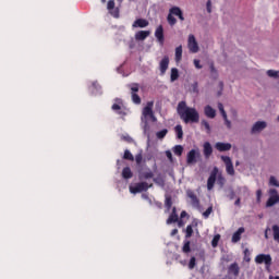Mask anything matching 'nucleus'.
I'll return each instance as SVG.
<instances>
[{"instance_id": "nucleus-56", "label": "nucleus", "mask_w": 279, "mask_h": 279, "mask_svg": "<svg viewBox=\"0 0 279 279\" xmlns=\"http://www.w3.org/2000/svg\"><path fill=\"white\" fill-rule=\"evenodd\" d=\"M186 215H189V214H186V211L183 210V211H181L180 218L184 219V217H186Z\"/></svg>"}, {"instance_id": "nucleus-8", "label": "nucleus", "mask_w": 279, "mask_h": 279, "mask_svg": "<svg viewBox=\"0 0 279 279\" xmlns=\"http://www.w3.org/2000/svg\"><path fill=\"white\" fill-rule=\"evenodd\" d=\"M269 195H270V197L268 198L266 206L268 208H271V206H276V204H278V202H279L278 191L276 189H271L269 191Z\"/></svg>"}, {"instance_id": "nucleus-7", "label": "nucleus", "mask_w": 279, "mask_h": 279, "mask_svg": "<svg viewBox=\"0 0 279 279\" xmlns=\"http://www.w3.org/2000/svg\"><path fill=\"white\" fill-rule=\"evenodd\" d=\"M255 263L257 265H266V267H271V255L269 254H259L255 257Z\"/></svg>"}, {"instance_id": "nucleus-37", "label": "nucleus", "mask_w": 279, "mask_h": 279, "mask_svg": "<svg viewBox=\"0 0 279 279\" xmlns=\"http://www.w3.org/2000/svg\"><path fill=\"white\" fill-rule=\"evenodd\" d=\"M193 236V226H187L185 229V239H191Z\"/></svg>"}, {"instance_id": "nucleus-10", "label": "nucleus", "mask_w": 279, "mask_h": 279, "mask_svg": "<svg viewBox=\"0 0 279 279\" xmlns=\"http://www.w3.org/2000/svg\"><path fill=\"white\" fill-rule=\"evenodd\" d=\"M187 47L191 53H197L199 51V46L197 45V40L195 39V35H190L187 39Z\"/></svg>"}, {"instance_id": "nucleus-11", "label": "nucleus", "mask_w": 279, "mask_h": 279, "mask_svg": "<svg viewBox=\"0 0 279 279\" xmlns=\"http://www.w3.org/2000/svg\"><path fill=\"white\" fill-rule=\"evenodd\" d=\"M138 84H133L131 86V97H132V101L133 104H136V106H140L141 104V96H138Z\"/></svg>"}, {"instance_id": "nucleus-6", "label": "nucleus", "mask_w": 279, "mask_h": 279, "mask_svg": "<svg viewBox=\"0 0 279 279\" xmlns=\"http://www.w3.org/2000/svg\"><path fill=\"white\" fill-rule=\"evenodd\" d=\"M219 174V168L214 167L211 170L209 178L207 180V190L213 191L215 189V182H217V175Z\"/></svg>"}, {"instance_id": "nucleus-48", "label": "nucleus", "mask_w": 279, "mask_h": 279, "mask_svg": "<svg viewBox=\"0 0 279 279\" xmlns=\"http://www.w3.org/2000/svg\"><path fill=\"white\" fill-rule=\"evenodd\" d=\"M135 162L136 165H141V162H143V154L140 153L135 156Z\"/></svg>"}, {"instance_id": "nucleus-33", "label": "nucleus", "mask_w": 279, "mask_h": 279, "mask_svg": "<svg viewBox=\"0 0 279 279\" xmlns=\"http://www.w3.org/2000/svg\"><path fill=\"white\" fill-rule=\"evenodd\" d=\"M272 234H274V239L277 241V243H279V227H278V225L272 226Z\"/></svg>"}, {"instance_id": "nucleus-36", "label": "nucleus", "mask_w": 279, "mask_h": 279, "mask_svg": "<svg viewBox=\"0 0 279 279\" xmlns=\"http://www.w3.org/2000/svg\"><path fill=\"white\" fill-rule=\"evenodd\" d=\"M174 130L177 133V138H182L184 136V131H182V125H177Z\"/></svg>"}, {"instance_id": "nucleus-18", "label": "nucleus", "mask_w": 279, "mask_h": 279, "mask_svg": "<svg viewBox=\"0 0 279 279\" xmlns=\"http://www.w3.org/2000/svg\"><path fill=\"white\" fill-rule=\"evenodd\" d=\"M240 271H241V268L239 267L238 263H233L228 267L229 276H234L236 278V276H239Z\"/></svg>"}, {"instance_id": "nucleus-2", "label": "nucleus", "mask_w": 279, "mask_h": 279, "mask_svg": "<svg viewBox=\"0 0 279 279\" xmlns=\"http://www.w3.org/2000/svg\"><path fill=\"white\" fill-rule=\"evenodd\" d=\"M178 16L180 21H184V13L180 7H172L169 9V14L167 16L168 24L173 27L178 23V20L174 17Z\"/></svg>"}, {"instance_id": "nucleus-12", "label": "nucleus", "mask_w": 279, "mask_h": 279, "mask_svg": "<svg viewBox=\"0 0 279 279\" xmlns=\"http://www.w3.org/2000/svg\"><path fill=\"white\" fill-rule=\"evenodd\" d=\"M197 158H199V151L192 149L187 153L186 163L195 165V162H197Z\"/></svg>"}, {"instance_id": "nucleus-58", "label": "nucleus", "mask_w": 279, "mask_h": 279, "mask_svg": "<svg viewBox=\"0 0 279 279\" xmlns=\"http://www.w3.org/2000/svg\"><path fill=\"white\" fill-rule=\"evenodd\" d=\"M235 206H241V198H236V201L234 202Z\"/></svg>"}, {"instance_id": "nucleus-35", "label": "nucleus", "mask_w": 279, "mask_h": 279, "mask_svg": "<svg viewBox=\"0 0 279 279\" xmlns=\"http://www.w3.org/2000/svg\"><path fill=\"white\" fill-rule=\"evenodd\" d=\"M167 134H169V130L162 129L161 131H158L156 133V136H157V138L162 140V138H165V136H167Z\"/></svg>"}, {"instance_id": "nucleus-47", "label": "nucleus", "mask_w": 279, "mask_h": 279, "mask_svg": "<svg viewBox=\"0 0 279 279\" xmlns=\"http://www.w3.org/2000/svg\"><path fill=\"white\" fill-rule=\"evenodd\" d=\"M218 184L220 186H223V184H226V178L221 174L218 175Z\"/></svg>"}, {"instance_id": "nucleus-24", "label": "nucleus", "mask_w": 279, "mask_h": 279, "mask_svg": "<svg viewBox=\"0 0 279 279\" xmlns=\"http://www.w3.org/2000/svg\"><path fill=\"white\" fill-rule=\"evenodd\" d=\"M151 34L149 31H140L135 33V40H145Z\"/></svg>"}, {"instance_id": "nucleus-5", "label": "nucleus", "mask_w": 279, "mask_h": 279, "mask_svg": "<svg viewBox=\"0 0 279 279\" xmlns=\"http://www.w3.org/2000/svg\"><path fill=\"white\" fill-rule=\"evenodd\" d=\"M154 101H148L146 107H144L142 114L145 119L149 118L153 122H156V116H154Z\"/></svg>"}, {"instance_id": "nucleus-64", "label": "nucleus", "mask_w": 279, "mask_h": 279, "mask_svg": "<svg viewBox=\"0 0 279 279\" xmlns=\"http://www.w3.org/2000/svg\"><path fill=\"white\" fill-rule=\"evenodd\" d=\"M102 3H106V0H101Z\"/></svg>"}, {"instance_id": "nucleus-57", "label": "nucleus", "mask_w": 279, "mask_h": 279, "mask_svg": "<svg viewBox=\"0 0 279 279\" xmlns=\"http://www.w3.org/2000/svg\"><path fill=\"white\" fill-rule=\"evenodd\" d=\"M219 86H220V90H223V82H220ZM220 95H221V92L218 93V96H220Z\"/></svg>"}, {"instance_id": "nucleus-44", "label": "nucleus", "mask_w": 279, "mask_h": 279, "mask_svg": "<svg viewBox=\"0 0 279 279\" xmlns=\"http://www.w3.org/2000/svg\"><path fill=\"white\" fill-rule=\"evenodd\" d=\"M268 77H278V71L268 70L267 72Z\"/></svg>"}, {"instance_id": "nucleus-23", "label": "nucleus", "mask_w": 279, "mask_h": 279, "mask_svg": "<svg viewBox=\"0 0 279 279\" xmlns=\"http://www.w3.org/2000/svg\"><path fill=\"white\" fill-rule=\"evenodd\" d=\"M149 26V21L145 20V19H137L134 21L132 27H141V28H144V27H147Z\"/></svg>"}, {"instance_id": "nucleus-1", "label": "nucleus", "mask_w": 279, "mask_h": 279, "mask_svg": "<svg viewBox=\"0 0 279 279\" xmlns=\"http://www.w3.org/2000/svg\"><path fill=\"white\" fill-rule=\"evenodd\" d=\"M177 112L184 123H199V112L197 109L186 106V101H180Z\"/></svg>"}, {"instance_id": "nucleus-63", "label": "nucleus", "mask_w": 279, "mask_h": 279, "mask_svg": "<svg viewBox=\"0 0 279 279\" xmlns=\"http://www.w3.org/2000/svg\"><path fill=\"white\" fill-rule=\"evenodd\" d=\"M265 238L268 239V236H267V230L265 231Z\"/></svg>"}, {"instance_id": "nucleus-53", "label": "nucleus", "mask_w": 279, "mask_h": 279, "mask_svg": "<svg viewBox=\"0 0 279 279\" xmlns=\"http://www.w3.org/2000/svg\"><path fill=\"white\" fill-rule=\"evenodd\" d=\"M211 5H213V2L210 0H208L207 1V12H208V14H210V12H213Z\"/></svg>"}, {"instance_id": "nucleus-41", "label": "nucleus", "mask_w": 279, "mask_h": 279, "mask_svg": "<svg viewBox=\"0 0 279 279\" xmlns=\"http://www.w3.org/2000/svg\"><path fill=\"white\" fill-rule=\"evenodd\" d=\"M269 184L270 186H279L278 179H276V177H270Z\"/></svg>"}, {"instance_id": "nucleus-38", "label": "nucleus", "mask_w": 279, "mask_h": 279, "mask_svg": "<svg viewBox=\"0 0 279 279\" xmlns=\"http://www.w3.org/2000/svg\"><path fill=\"white\" fill-rule=\"evenodd\" d=\"M218 110L222 116V119H226V117L228 116V113H226V109H223V104L219 102L218 104Z\"/></svg>"}, {"instance_id": "nucleus-30", "label": "nucleus", "mask_w": 279, "mask_h": 279, "mask_svg": "<svg viewBox=\"0 0 279 279\" xmlns=\"http://www.w3.org/2000/svg\"><path fill=\"white\" fill-rule=\"evenodd\" d=\"M151 178H154L151 170L140 173V180H150Z\"/></svg>"}, {"instance_id": "nucleus-55", "label": "nucleus", "mask_w": 279, "mask_h": 279, "mask_svg": "<svg viewBox=\"0 0 279 279\" xmlns=\"http://www.w3.org/2000/svg\"><path fill=\"white\" fill-rule=\"evenodd\" d=\"M192 87H193L194 93H197V88H198L197 82H195V83L192 85Z\"/></svg>"}, {"instance_id": "nucleus-29", "label": "nucleus", "mask_w": 279, "mask_h": 279, "mask_svg": "<svg viewBox=\"0 0 279 279\" xmlns=\"http://www.w3.org/2000/svg\"><path fill=\"white\" fill-rule=\"evenodd\" d=\"M190 252H191V241L184 240L183 241L182 253L183 254H190Z\"/></svg>"}, {"instance_id": "nucleus-46", "label": "nucleus", "mask_w": 279, "mask_h": 279, "mask_svg": "<svg viewBox=\"0 0 279 279\" xmlns=\"http://www.w3.org/2000/svg\"><path fill=\"white\" fill-rule=\"evenodd\" d=\"M195 265H196L195 257H191L190 263H189V269H195Z\"/></svg>"}, {"instance_id": "nucleus-19", "label": "nucleus", "mask_w": 279, "mask_h": 279, "mask_svg": "<svg viewBox=\"0 0 279 279\" xmlns=\"http://www.w3.org/2000/svg\"><path fill=\"white\" fill-rule=\"evenodd\" d=\"M203 154H204L205 158H210V156H213V145H210L209 142L204 143Z\"/></svg>"}, {"instance_id": "nucleus-3", "label": "nucleus", "mask_w": 279, "mask_h": 279, "mask_svg": "<svg viewBox=\"0 0 279 279\" xmlns=\"http://www.w3.org/2000/svg\"><path fill=\"white\" fill-rule=\"evenodd\" d=\"M111 110L119 114L123 119V117H128V112L125 111V106H123V100L120 98H116V102L111 106Z\"/></svg>"}, {"instance_id": "nucleus-16", "label": "nucleus", "mask_w": 279, "mask_h": 279, "mask_svg": "<svg viewBox=\"0 0 279 279\" xmlns=\"http://www.w3.org/2000/svg\"><path fill=\"white\" fill-rule=\"evenodd\" d=\"M215 148L218 151H230L232 149V144L223 143V142H217L216 145H215Z\"/></svg>"}, {"instance_id": "nucleus-62", "label": "nucleus", "mask_w": 279, "mask_h": 279, "mask_svg": "<svg viewBox=\"0 0 279 279\" xmlns=\"http://www.w3.org/2000/svg\"><path fill=\"white\" fill-rule=\"evenodd\" d=\"M269 279H279V276H277V277H270Z\"/></svg>"}, {"instance_id": "nucleus-61", "label": "nucleus", "mask_w": 279, "mask_h": 279, "mask_svg": "<svg viewBox=\"0 0 279 279\" xmlns=\"http://www.w3.org/2000/svg\"><path fill=\"white\" fill-rule=\"evenodd\" d=\"M171 234H172V236L178 234V229H173Z\"/></svg>"}, {"instance_id": "nucleus-21", "label": "nucleus", "mask_w": 279, "mask_h": 279, "mask_svg": "<svg viewBox=\"0 0 279 279\" xmlns=\"http://www.w3.org/2000/svg\"><path fill=\"white\" fill-rule=\"evenodd\" d=\"M178 209L175 207L172 208V213L170 214L169 218L167 219V223H178Z\"/></svg>"}, {"instance_id": "nucleus-34", "label": "nucleus", "mask_w": 279, "mask_h": 279, "mask_svg": "<svg viewBox=\"0 0 279 279\" xmlns=\"http://www.w3.org/2000/svg\"><path fill=\"white\" fill-rule=\"evenodd\" d=\"M165 206H166L167 210H171V207L173 206V201H172L171 196H166Z\"/></svg>"}, {"instance_id": "nucleus-49", "label": "nucleus", "mask_w": 279, "mask_h": 279, "mask_svg": "<svg viewBox=\"0 0 279 279\" xmlns=\"http://www.w3.org/2000/svg\"><path fill=\"white\" fill-rule=\"evenodd\" d=\"M225 124L228 128V130L232 129V122H230V120H228V116H226V118H223Z\"/></svg>"}, {"instance_id": "nucleus-13", "label": "nucleus", "mask_w": 279, "mask_h": 279, "mask_svg": "<svg viewBox=\"0 0 279 279\" xmlns=\"http://www.w3.org/2000/svg\"><path fill=\"white\" fill-rule=\"evenodd\" d=\"M155 37L157 38L159 45H165V28L159 25L155 31Z\"/></svg>"}, {"instance_id": "nucleus-9", "label": "nucleus", "mask_w": 279, "mask_h": 279, "mask_svg": "<svg viewBox=\"0 0 279 279\" xmlns=\"http://www.w3.org/2000/svg\"><path fill=\"white\" fill-rule=\"evenodd\" d=\"M221 160L226 165L228 175H234V165L232 163V159L228 156H221Z\"/></svg>"}, {"instance_id": "nucleus-14", "label": "nucleus", "mask_w": 279, "mask_h": 279, "mask_svg": "<svg viewBox=\"0 0 279 279\" xmlns=\"http://www.w3.org/2000/svg\"><path fill=\"white\" fill-rule=\"evenodd\" d=\"M168 69H169V56H165L159 62L160 75H165Z\"/></svg>"}, {"instance_id": "nucleus-45", "label": "nucleus", "mask_w": 279, "mask_h": 279, "mask_svg": "<svg viewBox=\"0 0 279 279\" xmlns=\"http://www.w3.org/2000/svg\"><path fill=\"white\" fill-rule=\"evenodd\" d=\"M202 125H204L205 130L207 131V134H210V124L208 123V121L203 120Z\"/></svg>"}, {"instance_id": "nucleus-25", "label": "nucleus", "mask_w": 279, "mask_h": 279, "mask_svg": "<svg viewBox=\"0 0 279 279\" xmlns=\"http://www.w3.org/2000/svg\"><path fill=\"white\" fill-rule=\"evenodd\" d=\"M187 197L192 201L193 206H199V198H197V195H195L194 191L189 190L186 192Z\"/></svg>"}, {"instance_id": "nucleus-60", "label": "nucleus", "mask_w": 279, "mask_h": 279, "mask_svg": "<svg viewBox=\"0 0 279 279\" xmlns=\"http://www.w3.org/2000/svg\"><path fill=\"white\" fill-rule=\"evenodd\" d=\"M178 226H179V228H182V226H184V221L179 220V221H178Z\"/></svg>"}, {"instance_id": "nucleus-4", "label": "nucleus", "mask_w": 279, "mask_h": 279, "mask_svg": "<svg viewBox=\"0 0 279 279\" xmlns=\"http://www.w3.org/2000/svg\"><path fill=\"white\" fill-rule=\"evenodd\" d=\"M154 184H147V182H140L136 183L134 186H130V193H133V195H136V193H143V191H148L151 189Z\"/></svg>"}, {"instance_id": "nucleus-15", "label": "nucleus", "mask_w": 279, "mask_h": 279, "mask_svg": "<svg viewBox=\"0 0 279 279\" xmlns=\"http://www.w3.org/2000/svg\"><path fill=\"white\" fill-rule=\"evenodd\" d=\"M114 0H109L107 3V9L109 10V14L114 19H119V9H114Z\"/></svg>"}, {"instance_id": "nucleus-17", "label": "nucleus", "mask_w": 279, "mask_h": 279, "mask_svg": "<svg viewBox=\"0 0 279 279\" xmlns=\"http://www.w3.org/2000/svg\"><path fill=\"white\" fill-rule=\"evenodd\" d=\"M265 128H267V122H265V121H257V122L253 125L251 132H252L253 134H256L257 132H263V130H265Z\"/></svg>"}, {"instance_id": "nucleus-27", "label": "nucleus", "mask_w": 279, "mask_h": 279, "mask_svg": "<svg viewBox=\"0 0 279 279\" xmlns=\"http://www.w3.org/2000/svg\"><path fill=\"white\" fill-rule=\"evenodd\" d=\"M174 60L178 63L182 62V46H178L175 48V57H174Z\"/></svg>"}, {"instance_id": "nucleus-43", "label": "nucleus", "mask_w": 279, "mask_h": 279, "mask_svg": "<svg viewBox=\"0 0 279 279\" xmlns=\"http://www.w3.org/2000/svg\"><path fill=\"white\" fill-rule=\"evenodd\" d=\"M121 140H122V141H125V143H133V142H134V140L132 138V136H130L129 134L122 135V136H121Z\"/></svg>"}, {"instance_id": "nucleus-26", "label": "nucleus", "mask_w": 279, "mask_h": 279, "mask_svg": "<svg viewBox=\"0 0 279 279\" xmlns=\"http://www.w3.org/2000/svg\"><path fill=\"white\" fill-rule=\"evenodd\" d=\"M134 177V173H132V169H130V167H125L122 170V178L124 180H130Z\"/></svg>"}, {"instance_id": "nucleus-20", "label": "nucleus", "mask_w": 279, "mask_h": 279, "mask_svg": "<svg viewBox=\"0 0 279 279\" xmlns=\"http://www.w3.org/2000/svg\"><path fill=\"white\" fill-rule=\"evenodd\" d=\"M243 232H245V228L240 227L232 235V243H239V241H241V234H243Z\"/></svg>"}, {"instance_id": "nucleus-32", "label": "nucleus", "mask_w": 279, "mask_h": 279, "mask_svg": "<svg viewBox=\"0 0 279 279\" xmlns=\"http://www.w3.org/2000/svg\"><path fill=\"white\" fill-rule=\"evenodd\" d=\"M123 159L124 160H130L131 162H134V155H132V153L128 149L124 150V155H123Z\"/></svg>"}, {"instance_id": "nucleus-42", "label": "nucleus", "mask_w": 279, "mask_h": 279, "mask_svg": "<svg viewBox=\"0 0 279 279\" xmlns=\"http://www.w3.org/2000/svg\"><path fill=\"white\" fill-rule=\"evenodd\" d=\"M153 182H155V184H159V186H162L165 184V180H162V178L160 177L154 178Z\"/></svg>"}, {"instance_id": "nucleus-50", "label": "nucleus", "mask_w": 279, "mask_h": 279, "mask_svg": "<svg viewBox=\"0 0 279 279\" xmlns=\"http://www.w3.org/2000/svg\"><path fill=\"white\" fill-rule=\"evenodd\" d=\"M166 156L168 160H170V162H173V154L171 153V150H166Z\"/></svg>"}, {"instance_id": "nucleus-54", "label": "nucleus", "mask_w": 279, "mask_h": 279, "mask_svg": "<svg viewBox=\"0 0 279 279\" xmlns=\"http://www.w3.org/2000/svg\"><path fill=\"white\" fill-rule=\"evenodd\" d=\"M194 66L196 69H202V64L199 63V60H197V59L194 60Z\"/></svg>"}, {"instance_id": "nucleus-28", "label": "nucleus", "mask_w": 279, "mask_h": 279, "mask_svg": "<svg viewBox=\"0 0 279 279\" xmlns=\"http://www.w3.org/2000/svg\"><path fill=\"white\" fill-rule=\"evenodd\" d=\"M180 77V72L177 68L171 69L170 82H175Z\"/></svg>"}, {"instance_id": "nucleus-52", "label": "nucleus", "mask_w": 279, "mask_h": 279, "mask_svg": "<svg viewBox=\"0 0 279 279\" xmlns=\"http://www.w3.org/2000/svg\"><path fill=\"white\" fill-rule=\"evenodd\" d=\"M256 197H257V202H258V204H259L260 197H263V191L257 190V192H256Z\"/></svg>"}, {"instance_id": "nucleus-51", "label": "nucleus", "mask_w": 279, "mask_h": 279, "mask_svg": "<svg viewBox=\"0 0 279 279\" xmlns=\"http://www.w3.org/2000/svg\"><path fill=\"white\" fill-rule=\"evenodd\" d=\"M244 260H246L247 263H250V257H247V256H250V250L248 248H245L244 250Z\"/></svg>"}, {"instance_id": "nucleus-40", "label": "nucleus", "mask_w": 279, "mask_h": 279, "mask_svg": "<svg viewBox=\"0 0 279 279\" xmlns=\"http://www.w3.org/2000/svg\"><path fill=\"white\" fill-rule=\"evenodd\" d=\"M219 239H221V235H219V234L214 236V239L211 241L213 247H217V245L219 244Z\"/></svg>"}, {"instance_id": "nucleus-39", "label": "nucleus", "mask_w": 279, "mask_h": 279, "mask_svg": "<svg viewBox=\"0 0 279 279\" xmlns=\"http://www.w3.org/2000/svg\"><path fill=\"white\" fill-rule=\"evenodd\" d=\"M211 214H213V206H209V207L203 213V217H204L205 219H208Z\"/></svg>"}, {"instance_id": "nucleus-59", "label": "nucleus", "mask_w": 279, "mask_h": 279, "mask_svg": "<svg viewBox=\"0 0 279 279\" xmlns=\"http://www.w3.org/2000/svg\"><path fill=\"white\" fill-rule=\"evenodd\" d=\"M210 71H211V73H217V70L215 69L214 64L210 65Z\"/></svg>"}, {"instance_id": "nucleus-31", "label": "nucleus", "mask_w": 279, "mask_h": 279, "mask_svg": "<svg viewBox=\"0 0 279 279\" xmlns=\"http://www.w3.org/2000/svg\"><path fill=\"white\" fill-rule=\"evenodd\" d=\"M183 151H184V147H182V145H175L173 147V154L175 156H182Z\"/></svg>"}, {"instance_id": "nucleus-22", "label": "nucleus", "mask_w": 279, "mask_h": 279, "mask_svg": "<svg viewBox=\"0 0 279 279\" xmlns=\"http://www.w3.org/2000/svg\"><path fill=\"white\" fill-rule=\"evenodd\" d=\"M204 112L208 119H215V117H217V111L213 107H210V105H207L205 107Z\"/></svg>"}]
</instances>
